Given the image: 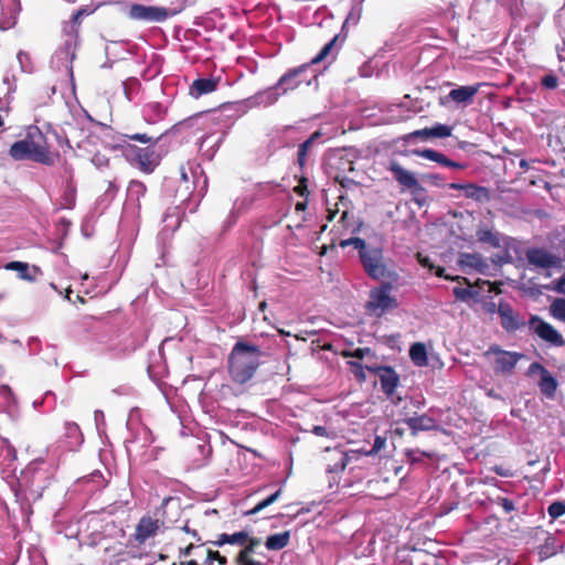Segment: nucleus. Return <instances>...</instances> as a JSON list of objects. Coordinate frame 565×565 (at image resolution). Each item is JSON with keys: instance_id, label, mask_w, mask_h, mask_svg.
Masks as SVG:
<instances>
[{"instance_id": "obj_61", "label": "nucleus", "mask_w": 565, "mask_h": 565, "mask_svg": "<svg viewBox=\"0 0 565 565\" xmlns=\"http://www.w3.org/2000/svg\"><path fill=\"white\" fill-rule=\"evenodd\" d=\"M180 174H181V179L184 181V182H188L189 181V178H188V173L185 171V169L183 167H181L180 169Z\"/></svg>"}, {"instance_id": "obj_10", "label": "nucleus", "mask_w": 565, "mask_h": 565, "mask_svg": "<svg viewBox=\"0 0 565 565\" xmlns=\"http://www.w3.org/2000/svg\"><path fill=\"white\" fill-rule=\"evenodd\" d=\"M168 15L166 8L143 6L139 3L131 4L128 11V17L130 19L146 22H162L168 19Z\"/></svg>"}, {"instance_id": "obj_54", "label": "nucleus", "mask_w": 565, "mask_h": 565, "mask_svg": "<svg viewBox=\"0 0 565 565\" xmlns=\"http://www.w3.org/2000/svg\"><path fill=\"white\" fill-rule=\"evenodd\" d=\"M335 246H337V244H335L334 239L331 242V244H329V245H323V246L321 247L320 255H326L329 250H333V249H335Z\"/></svg>"}, {"instance_id": "obj_38", "label": "nucleus", "mask_w": 565, "mask_h": 565, "mask_svg": "<svg viewBox=\"0 0 565 565\" xmlns=\"http://www.w3.org/2000/svg\"><path fill=\"white\" fill-rule=\"evenodd\" d=\"M351 245H353L354 248H356L359 250V256L361 255V253L364 249H366L369 247L366 242L363 238H360V237H349L347 239H341L339 242V246L342 247V248H345V247L351 246Z\"/></svg>"}, {"instance_id": "obj_45", "label": "nucleus", "mask_w": 565, "mask_h": 565, "mask_svg": "<svg viewBox=\"0 0 565 565\" xmlns=\"http://www.w3.org/2000/svg\"><path fill=\"white\" fill-rule=\"evenodd\" d=\"M294 191L300 195V196H308L309 190H308V179L302 177L298 184L294 188Z\"/></svg>"}, {"instance_id": "obj_60", "label": "nucleus", "mask_w": 565, "mask_h": 565, "mask_svg": "<svg viewBox=\"0 0 565 565\" xmlns=\"http://www.w3.org/2000/svg\"><path fill=\"white\" fill-rule=\"evenodd\" d=\"M416 259L419 263V265L424 267V254L422 252L416 253Z\"/></svg>"}, {"instance_id": "obj_53", "label": "nucleus", "mask_w": 565, "mask_h": 565, "mask_svg": "<svg viewBox=\"0 0 565 565\" xmlns=\"http://www.w3.org/2000/svg\"><path fill=\"white\" fill-rule=\"evenodd\" d=\"M407 456L409 457V459L412 460V462H415V461H419V457L420 456H424V452H420V451H414V450H409L407 451Z\"/></svg>"}, {"instance_id": "obj_1", "label": "nucleus", "mask_w": 565, "mask_h": 565, "mask_svg": "<svg viewBox=\"0 0 565 565\" xmlns=\"http://www.w3.org/2000/svg\"><path fill=\"white\" fill-rule=\"evenodd\" d=\"M264 353L258 345L237 341L227 358V372L233 383H248L262 364Z\"/></svg>"}, {"instance_id": "obj_28", "label": "nucleus", "mask_w": 565, "mask_h": 565, "mask_svg": "<svg viewBox=\"0 0 565 565\" xmlns=\"http://www.w3.org/2000/svg\"><path fill=\"white\" fill-rule=\"evenodd\" d=\"M449 188L456 189V190H465L466 196L472 198V199H476L479 201L488 198V190L483 186H478L475 184L462 185V184L451 183V184H449Z\"/></svg>"}, {"instance_id": "obj_56", "label": "nucleus", "mask_w": 565, "mask_h": 565, "mask_svg": "<svg viewBox=\"0 0 565 565\" xmlns=\"http://www.w3.org/2000/svg\"><path fill=\"white\" fill-rule=\"evenodd\" d=\"M182 530L186 533H190L193 537H196L198 541H200V536L198 535V532L195 530H191L188 524H185Z\"/></svg>"}, {"instance_id": "obj_57", "label": "nucleus", "mask_w": 565, "mask_h": 565, "mask_svg": "<svg viewBox=\"0 0 565 565\" xmlns=\"http://www.w3.org/2000/svg\"><path fill=\"white\" fill-rule=\"evenodd\" d=\"M194 548V545L192 543H190L186 547H184L183 550H181L180 554L182 556H188L191 554L192 550Z\"/></svg>"}, {"instance_id": "obj_52", "label": "nucleus", "mask_w": 565, "mask_h": 565, "mask_svg": "<svg viewBox=\"0 0 565 565\" xmlns=\"http://www.w3.org/2000/svg\"><path fill=\"white\" fill-rule=\"evenodd\" d=\"M557 292L559 294H564L565 295V275L562 276L557 282H556V287L554 288Z\"/></svg>"}, {"instance_id": "obj_55", "label": "nucleus", "mask_w": 565, "mask_h": 565, "mask_svg": "<svg viewBox=\"0 0 565 565\" xmlns=\"http://www.w3.org/2000/svg\"><path fill=\"white\" fill-rule=\"evenodd\" d=\"M328 214H327V220L329 222H332L335 217V215L338 214V209H328Z\"/></svg>"}, {"instance_id": "obj_16", "label": "nucleus", "mask_w": 565, "mask_h": 565, "mask_svg": "<svg viewBox=\"0 0 565 565\" xmlns=\"http://www.w3.org/2000/svg\"><path fill=\"white\" fill-rule=\"evenodd\" d=\"M159 530V521L151 516H142L136 527L135 540L143 544L148 539L154 536Z\"/></svg>"}, {"instance_id": "obj_25", "label": "nucleus", "mask_w": 565, "mask_h": 565, "mask_svg": "<svg viewBox=\"0 0 565 565\" xmlns=\"http://www.w3.org/2000/svg\"><path fill=\"white\" fill-rule=\"evenodd\" d=\"M248 540V532L239 531L233 534L222 533L217 536V540L212 542L216 546H223L224 544L239 545L243 547L245 542Z\"/></svg>"}, {"instance_id": "obj_46", "label": "nucleus", "mask_w": 565, "mask_h": 565, "mask_svg": "<svg viewBox=\"0 0 565 565\" xmlns=\"http://www.w3.org/2000/svg\"><path fill=\"white\" fill-rule=\"evenodd\" d=\"M558 78L554 74H547L542 78V85L547 89L557 87Z\"/></svg>"}, {"instance_id": "obj_21", "label": "nucleus", "mask_w": 565, "mask_h": 565, "mask_svg": "<svg viewBox=\"0 0 565 565\" xmlns=\"http://www.w3.org/2000/svg\"><path fill=\"white\" fill-rule=\"evenodd\" d=\"M218 79L216 78H198L190 86V95L199 98L202 95L213 93L217 89Z\"/></svg>"}, {"instance_id": "obj_7", "label": "nucleus", "mask_w": 565, "mask_h": 565, "mask_svg": "<svg viewBox=\"0 0 565 565\" xmlns=\"http://www.w3.org/2000/svg\"><path fill=\"white\" fill-rule=\"evenodd\" d=\"M529 329L533 334L552 347L558 348L565 344L563 335L551 323L539 316L530 318Z\"/></svg>"}, {"instance_id": "obj_2", "label": "nucleus", "mask_w": 565, "mask_h": 565, "mask_svg": "<svg viewBox=\"0 0 565 565\" xmlns=\"http://www.w3.org/2000/svg\"><path fill=\"white\" fill-rule=\"evenodd\" d=\"M125 137L129 140L149 143L147 147H138L127 142L121 146V152L131 166L138 168L146 174L152 173L161 160L154 148L159 138H153L147 134L126 135Z\"/></svg>"}, {"instance_id": "obj_26", "label": "nucleus", "mask_w": 565, "mask_h": 565, "mask_svg": "<svg viewBox=\"0 0 565 565\" xmlns=\"http://www.w3.org/2000/svg\"><path fill=\"white\" fill-rule=\"evenodd\" d=\"M9 153L14 160L30 159L33 161V154L29 146V142L25 138L23 140H19L12 143Z\"/></svg>"}, {"instance_id": "obj_4", "label": "nucleus", "mask_w": 565, "mask_h": 565, "mask_svg": "<svg viewBox=\"0 0 565 565\" xmlns=\"http://www.w3.org/2000/svg\"><path fill=\"white\" fill-rule=\"evenodd\" d=\"M360 262L366 275L375 280L392 279L395 274L384 260L383 250L369 246L360 255Z\"/></svg>"}, {"instance_id": "obj_13", "label": "nucleus", "mask_w": 565, "mask_h": 565, "mask_svg": "<svg viewBox=\"0 0 565 565\" xmlns=\"http://www.w3.org/2000/svg\"><path fill=\"white\" fill-rule=\"evenodd\" d=\"M535 374L540 375L537 385L541 392L546 397L553 398L558 385L556 379L542 364L537 362H533L529 366V375L533 376Z\"/></svg>"}, {"instance_id": "obj_12", "label": "nucleus", "mask_w": 565, "mask_h": 565, "mask_svg": "<svg viewBox=\"0 0 565 565\" xmlns=\"http://www.w3.org/2000/svg\"><path fill=\"white\" fill-rule=\"evenodd\" d=\"M366 369L379 375L382 391L387 397H392L399 383L398 374L391 366L367 365Z\"/></svg>"}, {"instance_id": "obj_11", "label": "nucleus", "mask_w": 565, "mask_h": 565, "mask_svg": "<svg viewBox=\"0 0 565 565\" xmlns=\"http://www.w3.org/2000/svg\"><path fill=\"white\" fill-rule=\"evenodd\" d=\"M372 113L367 114L366 117H376L375 124L377 125H391L403 121L406 117L404 116L405 110L401 105H385L377 108H372Z\"/></svg>"}, {"instance_id": "obj_40", "label": "nucleus", "mask_w": 565, "mask_h": 565, "mask_svg": "<svg viewBox=\"0 0 565 565\" xmlns=\"http://www.w3.org/2000/svg\"><path fill=\"white\" fill-rule=\"evenodd\" d=\"M558 545L556 544V541L554 537L546 539L545 543L541 546L540 555L542 557H551L558 551Z\"/></svg>"}, {"instance_id": "obj_36", "label": "nucleus", "mask_w": 565, "mask_h": 565, "mask_svg": "<svg viewBox=\"0 0 565 565\" xmlns=\"http://www.w3.org/2000/svg\"><path fill=\"white\" fill-rule=\"evenodd\" d=\"M262 540L259 537L249 536L248 540L243 545V548L238 552L236 556H242L245 558V556H253V554L256 552V548L260 545Z\"/></svg>"}, {"instance_id": "obj_19", "label": "nucleus", "mask_w": 565, "mask_h": 565, "mask_svg": "<svg viewBox=\"0 0 565 565\" xmlns=\"http://www.w3.org/2000/svg\"><path fill=\"white\" fill-rule=\"evenodd\" d=\"M4 268L7 270H14V271H18V276L20 279H23V280H26V281H30V282H33L36 280V276L39 275H42V270L39 266H35L33 265L32 266V271L33 274L30 273V266L28 263H23V262H18V260H13V262H10L8 263Z\"/></svg>"}, {"instance_id": "obj_35", "label": "nucleus", "mask_w": 565, "mask_h": 565, "mask_svg": "<svg viewBox=\"0 0 565 565\" xmlns=\"http://www.w3.org/2000/svg\"><path fill=\"white\" fill-rule=\"evenodd\" d=\"M281 492H282L281 489H278L276 492H274L273 494H270L266 499H264L260 502H258L253 509L247 511L246 514L247 515H254V514L258 513L259 511H262L263 509L269 507L270 504H273L274 502H276L278 500V498L280 497Z\"/></svg>"}, {"instance_id": "obj_29", "label": "nucleus", "mask_w": 565, "mask_h": 565, "mask_svg": "<svg viewBox=\"0 0 565 565\" xmlns=\"http://www.w3.org/2000/svg\"><path fill=\"white\" fill-rule=\"evenodd\" d=\"M320 137V132L316 131L313 132L306 141L299 145L298 151H297V161L298 164L303 168L307 160V153L309 148L312 146L313 141Z\"/></svg>"}, {"instance_id": "obj_23", "label": "nucleus", "mask_w": 565, "mask_h": 565, "mask_svg": "<svg viewBox=\"0 0 565 565\" xmlns=\"http://www.w3.org/2000/svg\"><path fill=\"white\" fill-rule=\"evenodd\" d=\"M354 220V216L352 214L349 213V211H343L338 223L334 225V228H342V230H339V234L340 235H343V232H348V233H351V234H358L361 232L362 230V226H363V222L362 221H358V222H351Z\"/></svg>"}, {"instance_id": "obj_41", "label": "nucleus", "mask_w": 565, "mask_h": 565, "mask_svg": "<svg viewBox=\"0 0 565 565\" xmlns=\"http://www.w3.org/2000/svg\"><path fill=\"white\" fill-rule=\"evenodd\" d=\"M547 512L552 519H557L565 514V503L561 501L553 502L548 507Z\"/></svg>"}, {"instance_id": "obj_14", "label": "nucleus", "mask_w": 565, "mask_h": 565, "mask_svg": "<svg viewBox=\"0 0 565 565\" xmlns=\"http://www.w3.org/2000/svg\"><path fill=\"white\" fill-rule=\"evenodd\" d=\"M526 259L530 265L539 268H558L562 259L544 248H531L526 252Z\"/></svg>"}, {"instance_id": "obj_32", "label": "nucleus", "mask_w": 565, "mask_h": 565, "mask_svg": "<svg viewBox=\"0 0 565 565\" xmlns=\"http://www.w3.org/2000/svg\"><path fill=\"white\" fill-rule=\"evenodd\" d=\"M454 295L461 301H468L469 299L477 298L479 292L470 284H468V287L466 288L460 286L455 287Z\"/></svg>"}, {"instance_id": "obj_30", "label": "nucleus", "mask_w": 565, "mask_h": 565, "mask_svg": "<svg viewBox=\"0 0 565 565\" xmlns=\"http://www.w3.org/2000/svg\"><path fill=\"white\" fill-rule=\"evenodd\" d=\"M548 312L553 319L565 323V299L556 298L553 300L550 305Z\"/></svg>"}, {"instance_id": "obj_33", "label": "nucleus", "mask_w": 565, "mask_h": 565, "mask_svg": "<svg viewBox=\"0 0 565 565\" xmlns=\"http://www.w3.org/2000/svg\"><path fill=\"white\" fill-rule=\"evenodd\" d=\"M405 207L409 213V215L404 220L405 227L418 235L420 233V221L416 217L411 204L406 203Z\"/></svg>"}, {"instance_id": "obj_6", "label": "nucleus", "mask_w": 565, "mask_h": 565, "mask_svg": "<svg viewBox=\"0 0 565 565\" xmlns=\"http://www.w3.org/2000/svg\"><path fill=\"white\" fill-rule=\"evenodd\" d=\"M391 289L392 286L390 282H384L380 287L373 288L370 291V298L366 302L367 311L381 316L387 310L396 308L397 301L395 298L391 297Z\"/></svg>"}, {"instance_id": "obj_59", "label": "nucleus", "mask_w": 565, "mask_h": 565, "mask_svg": "<svg viewBox=\"0 0 565 565\" xmlns=\"http://www.w3.org/2000/svg\"><path fill=\"white\" fill-rule=\"evenodd\" d=\"M437 174L434 173H426V180H429L430 182L437 184Z\"/></svg>"}, {"instance_id": "obj_48", "label": "nucleus", "mask_w": 565, "mask_h": 565, "mask_svg": "<svg viewBox=\"0 0 565 565\" xmlns=\"http://www.w3.org/2000/svg\"><path fill=\"white\" fill-rule=\"evenodd\" d=\"M370 353H371L370 348H358L350 355L352 358L362 360L366 354H370Z\"/></svg>"}, {"instance_id": "obj_18", "label": "nucleus", "mask_w": 565, "mask_h": 565, "mask_svg": "<svg viewBox=\"0 0 565 565\" xmlns=\"http://www.w3.org/2000/svg\"><path fill=\"white\" fill-rule=\"evenodd\" d=\"M477 238L479 242L489 244L492 247L509 248L512 244V239L510 237L487 228L478 230Z\"/></svg>"}, {"instance_id": "obj_17", "label": "nucleus", "mask_w": 565, "mask_h": 565, "mask_svg": "<svg viewBox=\"0 0 565 565\" xmlns=\"http://www.w3.org/2000/svg\"><path fill=\"white\" fill-rule=\"evenodd\" d=\"M498 313L501 318L502 328L507 331H516L523 326L518 315L513 311L512 307L507 302H500L498 306Z\"/></svg>"}, {"instance_id": "obj_42", "label": "nucleus", "mask_w": 565, "mask_h": 565, "mask_svg": "<svg viewBox=\"0 0 565 565\" xmlns=\"http://www.w3.org/2000/svg\"><path fill=\"white\" fill-rule=\"evenodd\" d=\"M405 422L414 435H416L419 430H424V417H411Z\"/></svg>"}, {"instance_id": "obj_50", "label": "nucleus", "mask_w": 565, "mask_h": 565, "mask_svg": "<svg viewBox=\"0 0 565 565\" xmlns=\"http://www.w3.org/2000/svg\"><path fill=\"white\" fill-rule=\"evenodd\" d=\"M492 470L498 475V476H501V477H511L512 476V472L510 469H505L501 466H494L492 468Z\"/></svg>"}, {"instance_id": "obj_20", "label": "nucleus", "mask_w": 565, "mask_h": 565, "mask_svg": "<svg viewBox=\"0 0 565 565\" xmlns=\"http://www.w3.org/2000/svg\"><path fill=\"white\" fill-rule=\"evenodd\" d=\"M388 170L393 173L394 179L403 186L412 189L417 185L415 177L405 170L397 161H391Z\"/></svg>"}, {"instance_id": "obj_58", "label": "nucleus", "mask_w": 565, "mask_h": 565, "mask_svg": "<svg viewBox=\"0 0 565 565\" xmlns=\"http://www.w3.org/2000/svg\"><path fill=\"white\" fill-rule=\"evenodd\" d=\"M307 209V201L298 202L296 204V211H305Z\"/></svg>"}, {"instance_id": "obj_44", "label": "nucleus", "mask_w": 565, "mask_h": 565, "mask_svg": "<svg viewBox=\"0 0 565 565\" xmlns=\"http://www.w3.org/2000/svg\"><path fill=\"white\" fill-rule=\"evenodd\" d=\"M129 190L137 196H140L146 193L147 188L141 181L131 180L129 183Z\"/></svg>"}, {"instance_id": "obj_34", "label": "nucleus", "mask_w": 565, "mask_h": 565, "mask_svg": "<svg viewBox=\"0 0 565 565\" xmlns=\"http://www.w3.org/2000/svg\"><path fill=\"white\" fill-rule=\"evenodd\" d=\"M426 159H429V160H433V161H436L440 164H444L446 167H450V168H462L461 164L457 163V162H454L451 160H449L446 156H444L443 153H439L437 151H434V150H429V149H426Z\"/></svg>"}, {"instance_id": "obj_49", "label": "nucleus", "mask_w": 565, "mask_h": 565, "mask_svg": "<svg viewBox=\"0 0 565 565\" xmlns=\"http://www.w3.org/2000/svg\"><path fill=\"white\" fill-rule=\"evenodd\" d=\"M351 364H352V366L356 367V371L354 372L355 377H356L359 381H365V374L363 373V366H362V364H360V363H354V362H352Z\"/></svg>"}, {"instance_id": "obj_62", "label": "nucleus", "mask_w": 565, "mask_h": 565, "mask_svg": "<svg viewBox=\"0 0 565 565\" xmlns=\"http://www.w3.org/2000/svg\"><path fill=\"white\" fill-rule=\"evenodd\" d=\"M413 203L417 206V209H420L423 205V201L419 199H414Z\"/></svg>"}, {"instance_id": "obj_5", "label": "nucleus", "mask_w": 565, "mask_h": 565, "mask_svg": "<svg viewBox=\"0 0 565 565\" xmlns=\"http://www.w3.org/2000/svg\"><path fill=\"white\" fill-rule=\"evenodd\" d=\"M25 139L29 142V146L31 148L32 154H33V161L39 162L45 166H53L55 162V156L50 151V146L46 141L45 136L43 132L39 129V127L33 126L30 127Z\"/></svg>"}, {"instance_id": "obj_64", "label": "nucleus", "mask_w": 565, "mask_h": 565, "mask_svg": "<svg viewBox=\"0 0 565 565\" xmlns=\"http://www.w3.org/2000/svg\"><path fill=\"white\" fill-rule=\"evenodd\" d=\"M184 564H185V565H199V564L196 563V561H194V559H190V561L185 562Z\"/></svg>"}, {"instance_id": "obj_15", "label": "nucleus", "mask_w": 565, "mask_h": 565, "mask_svg": "<svg viewBox=\"0 0 565 565\" xmlns=\"http://www.w3.org/2000/svg\"><path fill=\"white\" fill-rule=\"evenodd\" d=\"M93 12L94 9H90L88 6L82 7L72 15L70 21H66L63 24V33L68 38L65 41L66 46H71L72 44L76 45L79 35L82 18L88 17Z\"/></svg>"}, {"instance_id": "obj_22", "label": "nucleus", "mask_w": 565, "mask_h": 565, "mask_svg": "<svg viewBox=\"0 0 565 565\" xmlns=\"http://www.w3.org/2000/svg\"><path fill=\"white\" fill-rule=\"evenodd\" d=\"M459 265L463 270H476L484 273L488 265L479 254H461L459 257Z\"/></svg>"}, {"instance_id": "obj_31", "label": "nucleus", "mask_w": 565, "mask_h": 565, "mask_svg": "<svg viewBox=\"0 0 565 565\" xmlns=\"http://www.w3.org/2000/svg\"><path fill=\"white\" fill-rule=\"evenodd\" d=\"M452 127L444 124H436L430 128H426V139L428 138H447L450 137Z\"/></svg>"}, {"instance_id": "obj_9", "label": "nucleus", "mask_w": 565, "mask_h": 565, "mask_svg": "<svg viewBox=\"0 0 565 565\" xmlns=\"http://www.w3.org/2000/svg\"><path fill=\"white\" fill-rule=\"evenodd\" d=\"M486 355H493L494 371L498 373H511L516 363L524 356L521 353L501 350L499 347H490Z\"/></svg>"}, {"instance_id": "obj_27", "label": "nucleus", "mask_w": 565, "mask_h": 565, "mask_svg": "<svg viewBox=\"0 0 565 565\" xmlns=\"http://www.w3.org/2000/svg\"><path fill=\"white\" fill-rule=\"evenodd\" d=\"M289 541H290V532L284 531L281 533L269 535L266 539L265 546L269 551H280L289 544Z\"/></svg>"}, {"instance_id": "obj_47", "label": "nucleus", "mask_w": 565, "mask_h": 565, "mask_svg": "<svg viewBox=\"0 0 565 565\" xmlns=\"http://www.w3.org/2000/svg\"><path fill=\"white\" fill-rule=\"evenodd\" d=\"M235 563L237 565H263L262 562L254 559L253 556H245V558L242 556H236Z\"/></svg>"}, {"instance_id": "obj_24", "label": "nucleus", "mask_w": 565, "mask_h": 565, "mask_svg": "<svg viewBox=\"0 0 565 565\" xmlns=\"http://www.w3.org/2000/svg\"><path fill=\"white\" fill-rule=\"evenodd\" d=\"M478 86H460L458 88L451 89L448 94V97L458 104L469 103L478 93Z\"/></svg>"}, {"instance_id": "obj_37", "label": "nucleus", "mask_w": 565, "mask_h": 565, "mask_svg": "<svg viewBox=\"0 0 565 565\" xmlns=\"http://www.w3.org/2000/svg\"><path fill=\"white\" fill-rule=\"evenodd\" d=\"M412 361L419 366L424 365V342H416L409 350Z\"/></svg>"}, {"instance_id": "obj_8", "label": "nucleus", "mask_w": 565, "mask_h": 565, "mask_svg": "<svg viewBox=\"0 0 565 565\" xmlns=\"http://www.w3.org/2000/svg\"><path fill=\"white\" fill-rule=\"evenodd\" d=\"M203 116L206 125L228 128L239 117V114L235 104L225 103L216 109L205 111Z\"/></svg>"}, {"instance_id": "obj_43", "label": "nucleus", "mask_w": 565, "mask_h": 565, "mask_svg": "<svg viewBox=\"0 0 565 565\" xmlns=\"http://www.w3.org/2000/svg\"><path fill=\"white\" fill-rule=\"evenodd\" d=\"M214 561L218 562L220 565H226L227 564V558L225 556L221 555L217 551L209 550L207 551V556H206V564L207 565H213Z\"/></svg>"}, {"instance_id": "obj_3", "label": "nucleus", "mask_w": 565, "mask_h": 565, "mask_svg": "<svg viewBox=\"0 0 565 565\" xmlns=\"http://www.w3.org/2000/svg\"><path fill=\"white\" fill-rule=\"evenodd\" d=\"M338 35H334L320 52L310 61V63L302 64L300 66L288 70L277 82L274 88H281L282 93L286 94L289 90L297 89L302 83L310 84L309 81L300 79V76L309 68L310 65L319 64L322 62L333 49Z\"/></svg>"}, {"instance_id": "obj_51", "label": "nucleus", "mask_w": 565, "mask_h": 565, "mask_svg": "<svg viewBox=\"0 0 565 565\" xmlns=\"http://www.w3.org/2000/svg\"><path fill=\"white\" fill-rule=\"evenodd\" d=\"M312 433L320 437H329V431L324 426H313Z\"/></svg>"}, {"instance_id": "obj_39", "label": "nucleus", "mask_w": 565, "mask_h": 565, "mask_svg": "<svg viewBox=\"0 0 565 565\" xmlns=\"http://www.w3.org/2000/svg\"><path fill=\"white\" fill-rule=\"evenodd\" d=\"M386 437L376 436L373 446L370 449H361L360 452L364 454L365 456H376L386 446Z\"/></svg>"}, {"instance_id": "obj_63", "label": "nucleus", "mask_w": 565, "mask_h": 565, "mask_svg": "<svg viewBox=\"0 0 565 565\" xmlns=\"http://www.w3.org/2000/svg\"><path fill=\"white\" fill-rule=\"evenodd\" d=\"M488 311L489 312H494L495 311V303L494 302H490L488 305Z\"/></svg>"}]
</instances>
